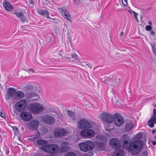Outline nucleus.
<instances>
[{
  "mask_svg": "<svg viewBox=\"0 0 156 156\" xmlns=\"http://www.w3.org/2000/svg\"><path fill=\"white\" fill-rule=\"evenodd\" d=\"M128 151L132 154L136 155L139 153L143 148V142L141 140L134 141L130 143Z\"/></svg>",
  "mask_w": 156,
  "mask_h": 156,
  "instance_id": "f257e3e1",
  "label": "nucleus"
},
{
  "mask_svg": "<svg viewBox=\"0 0 156 156\" xmlns=\"http://www.w3.org/2000/svg\"><path fill=\"white\" fill-rule=\"evenodd\" d=\"M41 149L43 151L50 154L57 153L59 150V147L55 144H48L41 146Z\"/></svg>",
  "mask_w": 156,
  "mask_h": 156,
  "instance_id": "f03ea898",
  "label": "nucleus"
},
{
  "mask_svg": "<svg viewBox=\"0 0 156 156\" xmlns=\"http://www.w3.org/2000/svg\"><path fill=\"white\" fill-rule=\"evenodd\" d=\"M28 110L33 113H39L44 110L42 105L37 103L30 104L28 107Z\"/></svg>",
  "mask_w": 156,
  "mask_h": 156,
  "instance_id": "7ed1b4c3",
  "label": "nucleus"
},
{
  "mask_svg": "<svg viewBox=\"0 0 156 156\" xmlns=\"http://www.w3.org/2000/svg\"><path fill=\"white\" fill-rule=\"evenodd\" d=\"M80 149L84 152L91 151L94 148V145L93 142L87 140L84 143H81L79 144Z\"/></svg>",
  "mask_w": 156,
  "mask_h": 156,
  "instance_id": "20e7f679",
  "label": "nucleus"
},
{
  "mask_svg": "<svg viewBox=\"0 0 156 156\" xmlns=\"http://www.w3.org/2000/svg\"><path fill=\"white\" fill-rule=\"evenodd\" d=\"M79 127L81 129L86 128H92L93 123L92 122H89L86 119H81L78 122Z\"/></svg>",
  "mask_w": 156,
  "mask_h": 156,
  "instance_id": "39448f33",
  "label": "nucleus"
},
{
  "mask_svg": "<svg viewBox=\"0 0 156 156\" xmlns=\"http://www.w3.org/2000/svg\"><path fill=\"white\" fill-rule=\"evenodd\" d=\"M100 117L104 121L108 123H111L114 121V116L113 115L109 113L103 112L100 114Z\"/></svg>",
  "mask_w": 156,
  "mask_h": 156,
  "instance_id": "423d86ee",
  "label": "nucleus"
},
{
  "mask_svg": "<svg viewBox=\"0 0 156 156\" xmlns=\"http://www.w3.org/2000/svg\"><path fill=\"white\" fill-rule=\"evenodd\" d=\"M123 144L122 146L126 149H129L130 147V143L132 140L130 137L127 134H125L122 136Z\"/></svg>",
  "mask_w": 156,
  "mask_h": 156,
  "instance_id": "0eeeda50",
  "label": "nucleus"
},
{
  "mask_svg": "<svg viewBox=\"0 0 156 156\" xmlns=\"http://www.w3.org/2000/svg\"><path fill=\"white\" fill-rule=\"evenodd\" d=\"M27 105V101L24 99H22L17 102L15 105L16 110L19 112L23 111Z\"/></svg>",
  "mask_w": 156,
  "mask_h": 156,
  "instance_id": "6e6552de",
  "label": "nucleus"
},
{
  "mask_svg": "<svg viewBox=\"0 0 156 156\" xmlns=\"http://www.w3.org/2000/svg\"><path fill=\"white\" fill-rule=\"evenodd\" d=\"M80 134L85 137H91L94 135L95 133L92 129H85L81 131Z\"/></svg>",
  "mask_w": 156,
  "mask_h": 156,
  "instance_id": "1a4fd4ad",
  "label": "nucleus"
},
{
  "mask_svg": "<svg viewBox=\"0 0 156 156\" xmlns=\"http://www.w3.org/2000/svg\"><path fill=\"white\" fill-rule=\"evenodd\" d=\"M109 143L111 147L114 149H119L121 147L119 140L116 138H112L109 141Z\"/></svg>",
  "mask_w": 156,
  "mask_h": 156,
  "instance_id": "9d476101",
  "label": "nucleus"
},
{
  "mask_svg": "<svg viewBox=\"0 0 156 156\" xmlns=\"http://www.w3.org/2000/svg\"><path fill=\"white\" fill-rule=\"evenodd\" d=\"M114 120L115 125L119 127L124 122L123 117L118 113L114 115Z\"/></svg>",
  "mask_w": 156,
  "mask_h": 156,
  "instance_id": "9b49d317",
  "label": "nucleus"
},
{
  "mask_svg": "<svg viewBox=\"0 0 156 156\" xmlns=\"http://www.w3.org/2000/svg\"><path fill=\"white\" fill-rule=\"evenodd\" d=\"M69 143L68 142L63 141L61 143V146L59 148V153H64L70 150V147L68 146Z\"/></svg>",
  "mask_w": 156,
  "mask_h": 156,
  "instance_id": "f8f14e48",
  "label": "nucleus"
},
{
  "mask_svg": "<svg viewBox=\"0 0 156 156\" xmlns=\"http://www.w3.org/2000/svg\"><path fill=\"white\" fill-rule=\"evenodd\" d=\"M42 119L44 122L48 125L52 124L55 122L54 117L48 115H46L43 116Z\"/></svg>",
  "mask_w": 156,
  "mask_h": 156,
  "instance_id": "ddd939ff",
  "label": "nucleus"
},
{
  "mask_svg": "<svg viewBox=\"0 0 156 156\" xmlns=\"http://www.w3.org/2000/svg\"><path fill=\"white\" fill-rule=\"evenodd\" d=\"M39 122L37 120H32L28 124L29 128L32 130H34L38 129Z\"/></svg>",
  "mask_w": 156,
  "mask_h": 156,
  "instance_id": "4468645a",
  "label": "nucleus"
},
{
  "mask_svg": "<svg viewBox=\"0 0 156 156\" xmlns=\"http://www.w3.org/2000/svg\"><path fill=\"white\" fill-rule=\"evenodd\" d=\"M21 119L24 121H28L32 118V115L29 112H21L20 114Z\"/></svg>",
  "mask_w": 156,
  "mask_h": 156,
  "instance_id": "2eb2a0df",
  "label": "nucleus"
},
{
  "mask_svg": "<svg viewBox=\"0 0 156 156\" xmlns=\"http://www.w3.org/2000/svg\"><path fill=\"white\" fill-rule=\"evenodd\" d=\"M54 134L55 136L60 137L66 135L67 133L65 130L62 128L60 129L57 128L54 130Z\"/></svg>",
  "mask_w": 156,
  "mask_h": 156,
  "instance_id": "dca6fc26",
  "label": "nucleus"
},
{
  "mask_svg": "<svg viewBox=\"0 0 156 156\" xmlns=\"http://www.w3.org/2000/svg\"><path fill=\"white\" fill-rule=\"evenodd\" d=\"M16 90L15 89L12 87L9 88L7 92V97L6 98V99L8 100L12 97L13 98L16 94Z\"/></svg>",
  "mask_w": 156,
  "mask_h": 156,
  "instance_id": "f3484780",
  "label": "nucleus"
},
{
  "mask_svg": "<svg viewBox=\"0 0 156 156\" xmlns=\"http://www.w3.org/2000/svg\"><path fill=\"white\" fill-rule=\"evenodd\" d=\"M24 96V93L21 91H16V94L14 96L13 99H21L23 98Z\"/></svg>",
  "mask_w": 156,
  "mask_h": 156,
  "instance_id": "a211bd4d",
  "label": "nucleus"
},
{
  "mask_svg": "<svg viewBox=\"0 0 156 156\" xmlns=\"http://www.w3.org/2000/svg\"><path fill=\"white\" fill-rule=\"evenodd\" d=\"M3 5L5 9L7 11H11L12 9V6L6 0L4 1Z\"/></svg>",
  "mask_w": 156,
  "mask_h": 156,
  "instance_id": "6ab92c4d",
  "label": "nucleus"
},
{
  "mask_svg": "<svg viewBox=\"0 0 156 156\" xmlns=\"http://www.w3.org/2000/svg\"><path fill=\"white\" fill-rule=\"evenodd\" d=\"M37 13L42 16H45L47 19H50L51 17L49 16V13L47 10H39L37 11Z\"/></svg>",
  "mask_w": 156,
  "mask_h": 156,
  "instance_id": "aec40b11",
  "label": "nucleus"
},
{
  "mask_svg": "<svg viewBox=\"0 0 156 156\" xmlns=\"http://www.w3.org/2000/svg\"><path fill=\"white\" fill-rule=\"evenodd\" d=\"M95 144L100 151L103 150L105 148L104 143L101 142H96Z\"/></svg>",
  "mask_w": 156,
  "mask_h": 156,
  "instance_id": "412c9836",
  "label": "nucleus"
},
{
  "mask_svg": "<svg viewBox=\"0 0 156 156\" xmlns=\"http://www.w3.org/2000/svg\"><path fill=\"white\" fill-rule=\"evenodd\" d=\"M133 127V125L132 122L126 124L125 126V130L127 131H129Z\"/></svg>",
  "mask_w": 156,
  "mask_h": 156,
  "instance_id": "4be33fe9",
  "label": "nucleus"
},
{
  "mask_svg": "<svg viewBox=\"0 0 156 156\" xmlns=\"http://www.w3.org/2000/svg\"><path fill=\"white\" fill-rule=\"evenodd\" d=\"M36 143L38 145H42L46 144L47 141L43 139H40L36 140Z\"/></svg>",
  "mask_w": 156,
  "mask_h": 156,
  "instance_id": "5701e85b",
  "label": "nucleus"
},
{
  "mask_svg": "<svg viewBox=\"0 0 156 156\" xmlns=\"http://www.w3.org/2000/svg\"><path fill=\"white\" fill-rule=\"evenodd\" d=\"M123 153L120 150L116 151L113 153V156H122Z\"/></svg>",
  "mask_w": 156,
  "mask_h": 156,
  "instance_id": "b1692460",
  "label": "nucleus"
},
{
  "mask_svg": "<svg viewBox=\"0 0 156 156\" xmlns=\"http://www.w3.org/2000/svg\"><path fill=\"white\" fill-rule=\"evenodd\" d=\"M27 96L30 98L34 96H36L37 97H39L38 95L37 94L34 92L27 93Z\"/></svg>",
  "mask_w": 156,
  "mask_h": 156,
  "instance_id": "393cba45",
  "label": "nucleus"
},
{
  "mask_svg": "<svg viewBox=\"0 0 156 156\" xmlns=\"http://www.w3.org/2000/svg\"><path fill=\"white\" fill-rule=\"evenodd\" d=\"M156 122H154L151 119H149L147 122V124L151 127H153L154 126V124Z\"/></svg>",
  "mask_w": 156,
  "mask_h": 156,
  "instance_id": "a878e982",
  "label": "nucleus"
},
{
  "mask_svg": "<svg viewBox=\"0 0 156 156\" xmlns=\"http://www.w3.org/2000/svg\"><path fill=\"white\" fill-rule=\"evenodd\" d=\"M58 10L60 11L61 12L62 14L64 16L65 15L68 13V12L65 9H62L61 8H58Z\"/></svg>",
  "mask_w": 156,
  "mask_h": 156,
  "instance_id": "bb28decb",
  "label": "nucleus"
},
{
  "mask_svg": "<svg viewBox=\"0 0 156 156\" xmlns=\"http://www.w3.org/2000/svg\"><path fill=\"white\" fill-rule=\"evenodd\" d=\"M34 87L31 85H28L26 87V89L28 91H32L34 90Z\"/></svg>",
  "mask_w": 156,
  "mask_h": 156,
  "instance_id": "cd10ccee",
  "label": "nucleus"
},
{
  "mask_svg": "<svg viewBox=\"0 0 156 156\" xmlns=\"http://www.w3.org/2000/svg\"><path fill=\"white\" fill-rule=\"evenodd\" d=\"M68 113L69 116L72 119H74L75 118V114L74 113L71 111H68Z\"/></svg>",
  "mask_w": 156,
  "mask_h": 156,
  "instance_id": "c85d7f7f",
  "label": "nucleus"
},
{
  "mask_svg": "<svg viewBox=\"0 0 156 156\" xmlns=\"http://www.w3.org/2000/svg\"><path fill=\"white\" fill-rule=\"evenodd\" d=\"M64 156H77V155L74 152H69L65 154Z\"/></svg>",
  "mask_w": 156,
  "mask_h": 156,
  "instance_id": "c756f323",
  "label": "nucleus"
},
{
  "mask_svg": "<svg viewBox=\"0 0 156 156\" xmlns=\"http://www.w3.org/2000/svg\"><path fill=\"white\" fill-rule=\"evenodd\" d=\"M13 129L15 135H17L19 133V130L18 127L16 126L12 127Z\"/></svg>",
  "mask_w": 156,
  "mask_h": 156,
  "instance_id": "7c9ffc66",
  "label": "nucleus"
},
{
  "mask_svg": "<svg viewBox=\"0 0 156 156\" xmlns=\"http://www.w3.org/2000/svg\"><path fill=\"white\" fill-rule=\"evenodd\" d=\"M72 57L76 61H79V60L77 57V55L76 54L72 53L71 55Z\"/></svg>",
  "mask_w": 156,
  "mask_h": 156,
  "instance_id": "2f4dec72",
  "label": "nucleus"
},
{
  "mask_svg": "<svg viewBox=\"0 0 156 156\" xmlns=\"http://www.w3.org/2000/svg\"><path fill=\"white\" fill-rule=\"evenodd\" d=\"M14 14L16 15L17 17L19 18L21 17V16H23V13L21 12H14Z\"/></svg>",
  "mask_w": 156,
  "mask_h": 156,
  "instance_id": "473e14b6",
  "label": "nucleus"
},
{
  "mask_svg": "<svg viewBox=\"0 0 156 156\" xmlns=\"http://www.w3.org/2000/svg\"><path fill=\"white\" fill-rule=\"evenodd\" d=\"M40 136V134L39 132H38L37 134L34 135V137L32 139V140L34 141L35 140L37 139Z\"/></svg>",
  "mask_w": 156,
  "mask_h": 156,
  "instance_id": "72a5a7b5",
  "label": "nucleus"
},
{
  "mask_svg": "<svg viewBox=\"0 0 156 156\" xmlns=\"http://www.w3.org/2000/svg\"><path fill=\"white\" fill-rule=\"evenodd\" d=\"M73 3L75 5H79L80 3H82V0H73Z\"/></svg>",
  "mask_w": 156,
  "mask_h": 156,
  "instance_id": "f704fd0d",
  "label": "nucleus"
},
{
  "mask_svg": "<svg viewBox=\"0 0 156 156\" xmlns=\"http://www.w3.org/2000/svg\"><path fill=\"white\" fill-rule=\"evenodd\" d=\"M64 16V18L66 19L67 20L69 21H70V20L71 19V17L70 14L69 13H68V14H66Z\"/></svg>",
  "mask_w": 156,
  "mask_h": 156,
  "instance_id": "c9c22d12",
  "label": "nucleus"
},
{
  "mask_svg": "<svg viewBox=\"0 0 156 156\" xmlns=\"http://www.w3.org/2000/svg\"><path fill=\"white\" fill-rule=\"evenodd\" d=\"M151 120L155 122H156V116L155 115H152V116L149 119H151Z\"/></svg>",
  "mask_w": 156,
  "mask_h": 156,
  "instance_id": "e433bc0d",
  "label": "nucleus"
},
{
  "mask_svg": "<svg viewBox=\"0 0 156 156\" xmlns=\"http://www.w3.org/2000/svg\"><path fill=\"white\" fill-rule=\"evenodd\" d=\"M151 29V27L149 25L146 26L145 27V29L146 30L148 31L150 30Z\"/></svg>",
  "mask_w": 156,
  "mask_h": 156,
  "instance_id": "4c0bfd02",
  "label": "nucleus"
},
{
  "mask_svg": "<svg viewBox=\"0 0 156 156\" xmlns=\"http://www.w3.org/2000/svg\"><path fill=\"white\" fill-rule=\"evenodd\" d=\"M122 4L124 6H126L127 4V0H122Z\"/></svg>",
  "mask_w": 156,
  "mask_h": 156,
  "instance_id": "58836bf2",
  "label": "nucleus"
},
{
  "mask_svg": "<svg viewBox=\"0 0 156 156\" xmlns=\"http://www.w3.org/2000/svg\"><path fill=\"white\" fill-rule=\"evenodd\" d=\"M150 44H151V47L152 48L153 51L155 53V51H154V49H155V44H152L151 43H150Z\"/></svg>",
  "mask_w": 156,
  "mask_h": 156,
  "instance_id": "ea45409f",
  "label": "nucleus"
},
{
  "mask_svg": "<svg viewBox=\"0 0 156 156\" xmlns=\"http://www.w3.org/2000/svg\"><path fill=\"white\" fill-rule=\"evenodd\" d=\"M0 116L3 118H5V114L2 111L0 112Z\"/></svg>",
  "mask_w": 156,
  "mask_h": 156,
  "instance_id": "a19ab883",
  "label": "nucleus"
},
{
  "mask_svg": "<svg viewBox=\"0 0 156 156\" xmlns=\"http://www.w3.org/2000/svg\"><path fill=\"white\" fill-rule=\"evenodd\" d=\"M20 18L21 20L23 22H24L26 20L25 17H24L23 15V16H21V17H20Z\"/></svg>",
  "mask_w": 156,
  "mask_h": 156,
  "instance_id": "79ce46f5",
  "label": "nucleus"
},
{
  "mask_svg": "<svg viewBox=\"0 0 156 156\" xmlns=\"http://www.w3.org/2000/svg\"><path fill=\"white\" fill-rule=\"evenodd\" d=\"M147 152L146 151H144L142 152V155L141 156H147Z\"/></svg>",
  "mask_w": 156,
  "mask_h": 156,
  "instance_id": "37998d69",
  "label": "nucleus"
},
{
  "mask_svg": "<svg viewBox=\"0 0 156 156\" xmlns=\"http://www.w3.org/2000/svg\"><path fill=\"white\" fill-rule=\"evenodd\" d=\"M132 12L133 13L134 17L135 18H136L137 17V16L138 15V14L136 12H135V11H132Z\"/></svg>",
  "mask_w": 156,
  "mask_h": 156,
  "instance_id": "c03bdc74",
  "label": "nucleus"
},
{
  "mask_svg": "<svg viewBox=\"0 0 156 156\" xmlns=\"http://www.w3.org/2000/svg\"><path fill=\"white\" fill-rule=\"evenodd\" d=\"M118 80H119V81H117L116 82H115V83H114V84H112V86H115L116 84H118L119 81V80H120V78H119L118 79Z\"/></svg>",
  "mask_w": 156,
  "mask_h": 156,
  "instance_id": "a18cd8bd",
  "label": "nucleus"
},
{
  "mask_svg": "<svg viewBox=\"0 0 156 156\" xmlns=\"http://www.w3.org/2000/svg\"><path fill=\"white\" fill-rule=\"evenodd\" d=\"M86 65L88 66L90 68H92V65L90 63H88L86 64Z\"/></svg>",
  "mask_w": 156,
  "mask_h": 156,
  "instance_id": "49530a36",
  "label": "nucleus"
},
{
  "mask_svg": "<svg viewBox=\"0 0 156 156\" xmlns=\"http://www.w3.org/2000/svg\"><path fill=\"white\" fill-rule=\"evenodd\" d=\"M43 130L44 131V133H46L47 131H48V129L46 128H43Z\"/></svg>",
  "mask_w": 156,
  "mask_h": 156,
  "instance_id": "de8ad7c7",
  "label": "nucleus"
},
{
  "mask_svg": "<svg viewBox=\"0 0 156 156\" xmlns=\"http://www.w3.org/2000/svg\"><path fill=\"white\" fill-rule=\"evenodd\" d=\"M31 72L32 73H34V70L33 69H28V72Z\"/></svg>",
  "mask_w": 156,
  "mask_h": 156,
  "instance_id": "09e8293b",
  "label": "nucleus"
},
{
  "mask_svg": "<svg viewBox=\"0 0 156 156\" xmlns=\"http://www.w3.org/2000/svg\"><path fill=\"white\" fill-rule=\"evenodd\" d=\"M153 113L154 114L153 115H156V110L154 108L153 109Z\"/></svg>",
  "mask_w": 156,
  "mask_h": 156,
  "instance_id": "8fccbe9b",
  "label": "nucleus"
},
{
  "mask_svg": "<svg viewBox=\"0 0 156 156\" xmlns=\"http://www.w3.org/2000/svg\"><path fill=\"white\" fill-rule=\"evenodd\" d=\"M58 19H56V20H55L54 21H52V22H53L54 23H58Z\"/></svg>",
  "mask_w": 156,
  "mask_h": 156,
  "instance_id": "3c124183",
  "label": "nucleus"
},
{
  "mask_svg": "<svg viewBox=\"0 0 156 156\" xmlns=\"http://www.w3.org/2000/svg\"><path fill=\"white\" fill-rule=\"evenodd\" d=\"M150 33H151V34L153 35H154V31H150Z\"/></svg>",
  "mask_w": 156,
  "mask_h": 156,
  "instance_id": "603ef678",
  "label": "nucleus"
},
{
  "mask_svg": "<svg viewBox=\"0 0 156 156\" xmlns=\"http://www.w3.org/2000/svg\"><path fill=\"white\" fill-rule=\"evenodd\" d=\"M153 145H155L156 144V142L155 141H153L152 142Z\"/></svg>",
  "mask_w": 156,
  "mask_h": 156,
  "instance_id": "864d4df0",
  "label": "nucleus"
},
{
  "mask_svg": "<svg viewBox=\"0 0 156 156\" xmlns=\"http://www.w3.org/2000/svg\"><path fill=\"white\" fill-rule=\"evenodd\" d=\"M156 130L154 129H153V130L152 131V133H153V134L154 133H155V132H156Z\"/></svg>",
  "mask_w": 156,
  "mask_h": 156,
  "instance_id": "5fc2aeb1",
  "label": "nucleus"
},
{
  "mask_svg": "<svg viewBox=\"0 0 156 156\" xmlns=\"http://www.w3.org/2000/svg\"><path fill=\"white\" fill-rule=\"evenodd\" d=\"M45 1L46 2V4H47V3L49 4L50 2L49 1H48V0H45Z\"/></svg>",
  "mask_w": 156,
  "mask_h": 156,
  "instance_id": "6e6d98bb",
  "label": "nucleus"
},
{
  "mask_svg": "<svg viewBox=\"0 0 156 156\" xmlns=\"http://www.w3.org/2000/svg\"><path fill=\"white\" fill-rule=\"evenodd\" d=\"M132 11L133 10H129L128 11V12H129L130 13H132Z\"/></svg>",
  "mask_w": 156,
  "mask_h": 156,
  "instance_id": "4d7b16f0",
  "label": "nucleus"
},
{
  "mask_svg": "<svg viewBox=\"0 0 156 156\" xmlns=\"http://www.w3.org/2000/svg\"><path fill=\"white\" fill-rule=\"evenodd\" d=\"M120 35L121 36H122L123 35V32H121Z\"/></svg>",
  "mask_w": 156,
  "mask_h": 156,
  "instance_id": "13d9d810",
  "label": "nucleus"
},
{
  "mask_svg": "<svg viewBox=\"0 0 156 156\" xmlns=\"http://www.w3.org/2000/svg\"><path fill=\"white\" fill-rule=\"evenodd\" d=\"M50 19H51L52 20H55L57 19L55 18H51H51H50Z\"/></svg>",
  "mask_w": 156,
  "mask_h": 156,
  "instance_id": "bf43d9fd",
  "label": "nucleus"
},
{
  "mask_svg": "<svg viewBox=\"0 0 156 156\" xmlns=\"http://www.w3.org/2000/svg\"><path fill=\"white\" fill-rule=\"evenodd\" d=\"M148 23H149V25H152V23L151 21H149Z\"/></svg>",
  "mask_w": 156,
  "mask_h": 156,
  "instance_id": "052dcab7",
  "label": "nucleus"
},
{
  "mask_svg": "<svg viewBox=\"0 0 156 156\" xmlns=\"http://www.w3.org/2000/svg\"><path fill=\"white\" fill-rule=\"evenodd\" d=\"M93 154H93V153H91V154H89V155H90V156H92V155H93Z\"/></svg>",
  "mask_w": 156,
  "mask_h": 156,
  "instance_id": "680f3d73",
  "label": "nucleus"
},
{
  "mask_svg": "<svg viewBox=\"0 0 156 156\" xmlns=\"http://www.w3.org/2000/svg\"><path fill=\"white\" fill-rule=\"evenodd\" d=\"M136 19V21L137 22H138V18H137V17L136 18H135Z\"/></svg>",
  "mask_w": 156,
  "mask_h": 156,
  "instance_id": "e2e57ef3",
  "label": "nucleus"
},
{
  "mask_svg": "<svg viewBox=\"0 0 156 156\" xmlns=\"http://www.w3.org/2000/svg\"><path fill=\"white\" fill-rule=\"evenodd\" d=\"M30 3H31V4H34V2L33 1H31L30 2Z\"/></svg>",
  "mask_w": 156,
  "mask_h": 156,
  "instance_id": "0e129e2a",
  "label": "nucleus"
},
{
  "mask_svg": "<svg viewBox=\"0 0 156 156\" xmlns=\"http://www.w3.org/2000/svg\"><path fill=\"white\" fill-rule=\"evenodd\" d=\"M48 156H54L52 154H50L48 155Z\"/></svg>",
  "mask_w": 156,
  "mask_h": 156,
  "instance_id": "69168bd1",
  "label": "nucleus"
},
{
  "mask_svg": "<svg viewBox=\"0 0 156 156\" xmlns=\"http://www.w3.org/2000/svg\"><path fill=\"white\" fill-rule=\"evenodd\" d=\"M83 156H87V154H84V155H83Z\"/></svg>",
  "mask_w": 156,
  "mask_h": 156,
  "instance_id": "338daca9",
  "label": "nucleus"
},
{
  "mask_svg": "<svg viewBox=\"0 0 156 156\" xmlns=\"http://www.w3.org/2000/svg\"><path fill=\"white\" fill-rule=\"evenodd\" d=\"M154 138L156 139V135L154 137Z\"/></svg>",
  "mask_w": 156,
  "mask_h": 156,
  "instance_id": "774afa93",
  "label": "nucleus"
}]
</instances>
